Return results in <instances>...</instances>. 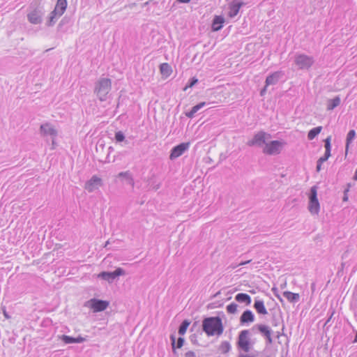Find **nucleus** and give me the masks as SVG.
Returning a JSON list of instances; mask_svg holds the SVG:
<instances>
[{"label":"nucleus","mask_w":357,"mask_h":357,"mask_svg":"<svg viewBox=\"0 0 357 357\" xmlns=\"http://www.w3.org/2000/svg\"><path fill=\"white\" fill-rule=\"evenodd\" d=\"M112 89V81L109 78H100L95 83L94 93L101 101L107 99V95Z\"/></svg>","instance_id":"nucleus-3"},{"label":"nucleus","mask_w":357,"mask_h":357,"mask_svg":"<svg viewBox=\"0 0 357 357\" xmlns=\"http://www.w3.org/2000/svg\"><path fill=\"white\" fill-rule=\"evenodd\" d=\"M255 317L250 310H245L240 317V324L245 325L255 321Z\"/></svg>","instance_id":"nucleus-18"},{"label":"nucleus","mask_w":357,"mask_h":357,"mask_svg":"<svg viewBox=\"0 0 357 357\" xmlns=\"http://www.w3.org/2000/svg\"><path fill=\"white\" fill-rule=\"evenodd\" d=\"M71 18L68 15H65L61 20L59 22L58 26H57V31H66V29H64V26L68 25L70 23Z\"/></svg>","instance_id":"nucleus-27"},{"label":"nucleus","mask_w":357,"mask_h":357,"mask_svg":"<svg viewBox=\"0 0 357 357\" xmlns=\"http://www.w3.org/2000/svg\"><path fill=\"white\" fill-rule=\"evenodd\" d=\"M126 275V271L122 268H116L114 271H102L98 277L102 280L112 283L118 277Z\"/></svg>","instance_id":"nucleus-9"},{"label":"nucleus","mask_w":357,"mask_h":357,"mask_svg":"<svg viewBox=\"0 0 357 357\" xmlns=\"http://www.w3.org/2000/svg\"><path fill=\"white\" fill-rule=\"evenodd\" d=\"M276 298L281 302V303H283L284 301L282 299V298L280 296V294H276Z\"/></svg>","instance_id":"nucleus-54"},{"label":"nucleus","mask_w":357,"mask_h":357,"mask_svg":"<svg viewBox=\"0 0 357 357\" xmlns=\"http://www.w3.org/2000/svg\"><path fill=\"white\" fill-rule=\"evenodd\" d=\"M321 165H322V164H321V163H317V162L316 171H317V172H320V171H321Z\"/></svg>","instance_id":"nucleus-49"},{"label":"nucleus","mask_w":357,"mask_h":357,"mask_svg":"<svg viewBox=\"0 0 357 357\" xmlns=\"http://www.w3.org/2000/svg\"><path fill=\"white\" fill-rule=\"evenodd\" d=\"M198 82V79L195 77H191L188 83L186 84L185 86L184 87L183 90L185 91L188 88H191L194 86Z\"/></svg>","instance_id":"nucleus-36"},{"label":"nucleus","mask_w":357,"mask_h":357,"mask_svg":"<svg viewBox=\"0 0 357 357\" xmlns=\"http://www.w3.org/2000/svg\"><path fill=\"white\" fill-rule=\"evenodd\" d=\"M322 130V126H317L312 128L307 133V139L309 140L314 139Z\"/></svg>","instance_id":"nucleus-29"},{"label":"nucleus","mask_w":357,"mask_h":357,"mask_svg":"<svg viewBox=\"0 0 357 357\" xmlns=\"http://www.w3.org/2000/svg\"><path fill=\"white\" fill-rule=\"evenodd\" d=\"M328 160V158L326 157H325L324 155L321 156V158H319L317 160V163H321L322 164L323 162H326Z\"/></svg>","instance_id":"nucleus-46"},{"label":"nucleus","mask_w":357,"mask_h":357,"mask_svg":"<svg viewBox=\"0 0 357 357\" xmlns=\"http://www.w3.org/2000/svg\"><path fill=\"white\" fill-rule=\"evenodd\" d=\"M253 307L259 314L266 315L268 314V311L262 300L255 298Z\"/></svg>","instance_id":"nucleus-20"},{"label":"nucleus","mask_w":357,"mask_h":357,"mask_svg":"<svg viewBox=\"0 0 357 357\" xmlns=\"http://www.w3.org/2000/svg\"><path fill=\"white\" fill-rule=\"evenodd\" d=\"M67 0H57L54 10L50 13L46 20V26L48 27L53 26L58 19L61 17L67 9Z\"/></svg>","instance_id":"nucleus-2"},{"label":"nucleus","mask_w":357,"mask_h":357,"mask_svg":"<svg viewBox=\"0 0 357 357\" xmlns=\"http://www.w3.org/2000/svg\"><path fill=\"white\" fill-rule=\"evenodd\" d=\"M314 63L313 56L297 53L294 57V63L298 70H309Z\"/></svg>","instance_id":"nucleus-4"},{"label":"nucleus","mask_w":357,"mask_h":357,"mask_svg":"<svg viewBox=\"0 0 357 357\" xmlns=\"http://www.w3.org/2000/svg\"><path fill=\"white\" fill-rule=\"evenodd\" d=\"M40 133L43 137H56L57 136V130L50 123H45L40 126Z\"/></svg>","instance_id":"nucleus-16"},{"label":"nucleus","mask_w":357,"mask_h":357,"mask_svg":"<svg viewBox=\"0 0 357 357\" xmlns=\"http://www.w3.org/2000/svg\"><path fill=\"white\" fill-rule=\"evenodd\" d=\"M356 137V131L354 130H350L347 133L346 138V147H345V157H347L348 153V150L350 144L353 142V140Z\"/></svg>","instance_id":"nucleus-25"},{"label":"nucleus","mask_w":357,"mask_h":357,"mask_svg":"<svg viewBox=\"0 0 357 357\" xmlns=\"http://www.w3.org/2000/svg\"><path fill=\"white\" fill-rule=\"evenodd\" d=\"M2 311H3V316L5 317V318L6 319H9L11 317L8 314V313L7 312L6 310V307H2Z\"/></svg>","instance_id":"nucleus-45"},{"label":"nucleus","mask_w":357,"mask_h":357,"mask_svg":"<svg viewBox=\"0 0 357 357\" xmlns=\"http://www.w3.org/2000/svg\"><path fill=\"white\" fill-rule=\"evenodd\" d=\"M59 339L66 344H75V337L67 335L59 336Z\"/></svg>","instance_id":"nucleus-33"},{"label":"nucleus","mask_w":357,"mask_h":357,"mask_svg":"<svg viewBox=\"0 0 357 357\" xmlns=\"http://www.w3.org/2000/svg\"><path fill=\"white\" fill-rule=\"evenodd\" d=\"M220 350L222 354L228 353L231 350L230 343L227 341H223L220 346Z\"/></svg>","instance_id":"nucleus-34"},{"label":"nucleus","mask_w":357,"mask_h":357,"mask_svg":"<svg viewBox=\"0 0 357 357\" xmlns=\"http://www.w3.org/2000/svg\"><path fill=\"white\" fill-rule=\"evenodd\" d=\"M185 357H196V355L194 351H189L185 354Z\"/></svg>","instance_id":"nucleus-44"},{"label":"nucleus","mask_w":357,"mask_h":357,"mask_svg":"<svg viewBox=\"0 0 357 357\" xmlns=\"http://www.w3.org/2000/svg\"><path fill=\"white\" fill-rule=\"evenodd\" d=\"M202 331L208 336L220 335L224 331L222 319L220 317H208L202 320Z\"/></svg>","instance_id":"nucleus-1"},{"label":"nucleus","mask_w":357,"mask_h":357,"mask_svg":"<svg viewBox=\"0 0 357 357\" xmlns=\"http://www.w3.org/2000/svg\"><path fill=\"white\" fill-rule=\"evenodd\" d=\"M109 150L110 151H113V148H112V146H110V147H109Z\"/></svg>","instance_id":"nucleus-60"},{"label":"nucleus","mask_w":357,"mask_h":357,"mask_svg":"<svg viewBox=\"0 0 357 357\" xmlns=\"http://www.w3.org/2000/svg\"><path fill=\"white\" fill-rule=\"evenodd\" d=\"M190 324V321L188 319H184L180 324L178 330V333L180 335H183L187 331L188 326Z\"/></svg>","instance_id":"nucleus-30"},{"label":"nucleus","mask_w":357,"mask_h":357,"mask_svg":"<svg viewBox=\"0 0 357 357\" xmlns=\"http://www.w3.org/2000/svg\"><path fill=\"white\" fill-rule=\"evenodd\" d=\"M353 179L357 181V169L355 171L354 175L353 176Z\"/></svg>","instance_id":"nucleus-55"},{"label":"nucleus","mask_w":357,"mask_h":357,"mask_svg":"<svg viewBox=\"0 0 357 357\" xmlns=\"http://www.w3.org/2000/svg\"><path fill=\"white\" fill-rule=\"evenodd\" d=\"M238 305L236 303H231L226 307L229 314H236L237 312Z\"/></svg>","instance_id":"nucleus-35"},{"label":"nucleus","mask_w":357,"mask_h":357,"mask_svg":"<svg viewBox=\"0 0 357 357\" xmlns=\"http://www.w3.org/2000/svg\"><path fill=\"white\" fill-rule=\"evenodd\" d=\"M225 23V18L222 15H215L212 20L211 30L213 31H218L222 27Z\"/></svg>","instance_id":"nucleus-19"},{"label":"nucleus","mask_w":357,"mask_h":357,"mask_svg":"<svg viewBox=\"0 0 357 357\" xmlns=\"http://www.w3.org/2000/svg\"><path fill=\"white\" fill-rule=\"evenodd\" d=\"M283 296L285 297L289 303H296L300 300V295L297 293L285 291L283 292Z\"/></svg>","instance_id":"nucleus-22"},{"label":"nucleus","mask_w":357,"mask_h":357,"mask_svg":"<svg viewBox=\"0 0 357 357\" xmlns=\"http://www.w3.org/2000/svg\"><path fill=\"white\" fill-rule=\"evenodd\" d=\"M347 191H348V190H346L344 191V197H343V200H344V201H347V196H346V195H345L346 192H347Z\"/></svg>","instance_id":"nucleus-57"},{"label":"nucleus","mask_w":357,"mask_h":357,"mask_svg":"<svg viewBox=\"0 0 357 357\" xmlns=\"http://www.w3.org/2000/svg\"><path fill=\"white\" fill-rule=\"evenodd\" d=\"M109 244V241H106L105 245L104 247L107 248Z\"/></svg>","instance_id":"nucleus-58"},{"label":"nucleus","mask_w":357,"mask_h":357,"mask_svg":"<svg viewBox=\"0 0 357 357\" xmlns=\"http://www.w3.org/2000/svg\"><path fill=\"white\" fill-rule=\"evenodd\" d=\"M250 262V260L245 261H241L239 263V266H243Z\"/></svg>","instance_id":"nucleus-53"},{"label":"nucleus","mask_w":357,"mask_h":357,"mask_svg":"<svg viewBox=\"0 0 357 357\" xmlns=\"http://www.w3.org/2000/svg\"><path fill=\"white\" fill-rule=\"evenodd\" d=\"M271 137V135L263 130L259 131L255 133L253 137L246 142L248 146H257L261 147L266 143V139Z\"/></svg>","instance_id":"nucleus-7"},{"label":"nucleus","mask_w":357,"mask_h":357,"mask_svg":"<svg viewBox=\"0 0 357 357\" xmlns=\"http://www.w3.org/2000/svg\"><path fill=\"white\" fill-rule=\"evenodd\" d=\"M184 342H185V339L182 337H179L178 338L177 341H176V348H177V349L181 348L183 346Z\"/></svg>","instance_id":"nucleus-38"},{"label":"nucleus","mask_w":357,"mask_h":357,"mask_svg":"<svg viewBox=\"0 0 357 357\" xmlns=\"http://www.w3.org/2000/svg\"><path fill=\"white\" fill-rule=\"evenodd\" d=\"M250 331L249 330H243L241 331L238 336V340L236 342L237 348L239 350H241L245 353H248L250 351L252 343H251L250 340L249 338Z\"/></svg>","instance_id":"nucleus-5"},{"label":"nucleus","mask_w":357,"mask_h":357,"mask_svg":"<svg viewBox=\"0 0 357 357\" xmlns=\"http://www.w3.org/2000/svg\"><path fill=\"white\" fill-rule=\"evenodd\" d=\"M271 291H273V294H274V296H275V297H276V294H279V293H278V288H277V287H273V288L271 289Z\"/></svg>","instance_id":"nucleus-48"},{"label":"nucleus","mask_w":357,"mask_h":357,"mask_svg":"<svg viewBox=\"0 0 357 357\" xmlns=\"http://www.w3.org/2000/svg\"><path fill=\"white\" fill-rule=\"evenodd\" d=\"M179 3H188L190 2L191 0H176Z\"/></svg>","instance_id":"nucleus-52"},{"label":"nucleus","mask_w":357,"mask_h":357,"mask_svg":"<svg viewBox=\"0 0 357 357\" xmlns=\"http://www.w3.org/2000/svg\"><path fill=\"white\" fill-rule=\"evenodd\" d=\"M114 140L116 143L124 142L126 144H128V141L126 139L124 133L121 130L115 132Z\"/></svg>","instance_id":"nucleus-31"},{"label":"nucleus","mask_w":357,"mask_h":357,"mask_svg":"<svg viewBox=\"0 0 357 357\" xmlns=\"http://www.w3.org/2000/svg\"><path fill=\"white\" fill-rule=\"evenodd\" d=\"M235 300L238 303H245L248 305L251 303V297L245 293H239L236 295Z\"/></svg>","instance_id":"nucleus-23"},{"label":"nucleus","mask_w":357,"mask_h":357,"mask_svg":"<svg viewBox=\"0 0 357 357\" xmlns=\"http://www.w3.org/2000/svg\"><path fill=\"white\" fill-rule=\"evenodd\" d=\"M55 138L56 137H52V149H55V145H56Z\"/></svg>","instance_id":"nucleus-50"},{"label":"nucleus","mask_w":357,"mask_h":357,"mask_svg":"<svg viewBox=\"0 0 357 357\" xmlns=\"http://www.w3.org/2000/svg\"><path fill=\"white\" fill-rule=\"evenodd\" d=\"M160 186H161V183H155V182H153L151 183V188L154 190H158L160 188Z\"/></svg>","instance_id":"nucleus-42"},{"label":"nucleus","mask_w":357,"mask_h":357,"mask_svg":"<svg viewBox=\"0 0 357 357\" xmlns=\"http://www.w3.org/2000/svg\"><path fill=\"white\" fill-rule=\"evenodd\" d=\"M160 71L162 76L167 77L172 74V69L169 63H163L160 65Z\"/></svg>","instance_id":"nucleus-26"},{"label":"nucleus","mask_w":357,"mask_h":357,"mask_svg":"<svg viewBox=\"0 0 357 357\" xmlns=\"http://www.w3.org/2000/svg\"><path fill=\"white\" fill-rule=\"evenodd\" d=\"M252 330H257L260 334L265 337L267 344H271L273 342V338L271 337L273 331L268 326L265 324H255L252 326Z\"/></svg>","instance_id":"nucleus-12"},{"label":"nucleus","mask_w":357,"mask_h":357,"mask_svg":"<svg viewBox=\"0 0 357 357\" xmlns=\"http://www.w3.org/2000/svg\"><path fill=\"white\" fill-rule=\"evenodd\" d=\"M268 86H266V84H265V86L263 89H261V91H260V96H264L265 95V93H266V91H267V87Z\"/></svg>","instance_id":"nucleus-47"},{"label":"nucleus","mask_w":357,"mask_h":357,"mask_svg":"<svg viewBox=\"0 0 357 357\" xmlns=\"http://www.w3.org/2000/svg\"><path fill=\"white\" fill-rule=\"evenodd\" d=\"M109 305V303L108 301L95 298L90 299L85 303V306L92 309L94 312L104 311L107 308Z\"/></svg>","instance_id":"nucleus-10"},{"label":"nucleus","mask_w":357,"mask_h":357,"mask_svg":"<svg viewBox=\"0 0 357 357\" xmlns=\"http://www.w3.org/2000/svg\"><path fill=\"white\" fill-rule=\"evenodd\" d=\"M341 99L340 96H337L333 99H328L327 100V110L331 111L334 109L335 107L340 105Z\"/></svg>","instance_id":"nucleus-24"},{"label":"nucleus","mask_w":357,"mask_h":357,"mask_svg":"<svg viewBox=\"0 0 357 357\" xmlns=\"http://www.w3.org/2000/svg\"><path fill=\"white\" fill-rule=\"evenodd\" d=\"M271 323L273 326H277L279 324V319H278L275 316H273L272 318Z\"/></svg>","instance_id":"nucleus-43"},{"label":"nucleus","mask_w":357,"mask_h":357,"mask_svg":"<svg viewBox=\"0 0 357 357\" xmlns=\"http://www.w3.org/2000/svg\"><path fill=\"white\" fill-rule=\"evenodd\" d=\"M238 357H255V356L249 355V354H240L238 355Z\"/></svg>","instance_id":"nucleus-51"},{"label":"nucleus","mask_w":357,"mask_h":357,"mask_svg":"<svg viewBox=\"0 0 357 357\" xmlns=\"http://www.w3.org/2000/svg\"><path fill=\"white\" fill-rule=\"evenodd\" d=\"M190 340L193 344L199 345L196 334L191 335L190 336Z\"/></svg>","instance_id":"nucleus-39"},{"label":"nucleus","mask_w":357,"mask_h":357,"mask_svg":"<svg viewBox=\"0 0 357 357\" xmlns=\"http://www.w3.org/2000/svg\"><path fill=\"white\" fill-rule=\"evenodd\" d=\"M153 0H149V1H146V2H145L144 3V6H145L146 5L149 4L151 2H153Z\"/></svg>","instance_id":"nucleus-56"},{"label":"nucleus","mask_w":357,"mask_h":357,"mask_svg":"<svg viewBox=\"0 0 357 357\" xmlns=\"http://www.w3.org/2000/svg\"><path fill=\"white\" fill-rule=\"evenodd\" d=\"M285 144V142L279 140L271 141L270 142L265 144V146L263 149V153L269 155L279 154Z\"/></svg>","instance_id":"nucleus-6"},{"label":"nucleus","mask_w":357,"mask_h":357,"mask_svg":"<svg viewBox=\"0 0 357 357\" xmlns=\"http://www.w3.org/2000/svg\"><path fill=\"white\" fill-rule=\"evenodd\" d=\"M84 341H86V338L83 337H82L80 335H79L77 337H75V343H82Z\"/></svg>","instance_id":"nucleus-40"},{"label":"nucleus","mask_w":357,"mask_h":357,"mask_svg":"<svg viewBox=\"0 0 357 357\" xmlns=\"http://www.w3.org/2000/svg\"><path fill=\"white\" fill-rule=\"evenodd\" d=\"M284 75V73L283 71H275L266 77L265 84H266V86L275 85Z\"/></svg>","instance_id":"nucleus-17"},{"label":"nucleus","mask_w":357,"mask_h":357,"mask_svg":"<svg viewBox=\"0 0 357 357\" xmlns=\"http://www.w3.org/2000/svg\"><path fill=\"white\" fill-rule=\"evenodd\" d=\"M43 11L39 8H35L27 14L28 21L33 24H39L43 21Z\"/></svg>","instance_id":"nucleus-14"},{"label":"nucleus","mask_w":357,"mask_h":357,"mask_svg":"<svg viewBox=\"0 0 357 357\" xmlns=\"http://www.w3.org/2000/svg\"><path fill=\"white\" fill-rule=\"evenodd\" d=\"M354 342H357V332L355 334Z\"/></svg>","instance_id":"nucleus-59"},{"label":"nucleus","mask_w":357,"mask_h":357,"mask_svg":"<svg viewBox=\"0 0 357 357\" xmlns=\"http://www.w3.org/2000/svg\"><path fill=\"white\" fill-rule=\"evenodd\" d=\"M103 185L102 180L96 175H93L88 181L86 182L84 188L89 192H92L98 189Z\"/></svg>","instance_id":"nucleus-13"},{"label":"nucleus","mask_w":357,"mask_h":357,"mask_svg":"<svg viewBox=\"0 0 357 357\" xmlns=\"http://www.w3.org/2000/svg\"><path fill=\"white\" fill-rule=\"evenodd\" d=\"M245 3L243 1H238L236 0H233L228 3V16L230 18L234 17L239 13L240 8L245 6Z\"/></svg>","instance_id":"nucleus-15"},{"label":"nucleus","mask_w":357,"mask_h":357,"mask_svg":"<svg viewBox=\"0 0 357 357\" xmlns=\"http://www.w3.org/2000/svg\"><path fill=\"white\" fill-rule=\"evenodd\" d=\"M324 147H325V153L324 156L326 157L328 159L331 155V136H328L326 137L324 140Z\"/></svg>","instance_id":"nucleus-28"},{"label":"nucleus","mask_w":357,"mask_h":357,"mask_svg":"<svg viewBox=\"0 0 357 357\" xmlns=\"http://www.w3.org/2000/svg\"><path fill=\"white\" fill-rule=\"evenodd\" d=\"M169 339L171 340V344H172V347L173 354L174 355H177V352L176 350L177 348H176V336H175V335L174 333L171 334L169 336Z\"/></svg>","instance_id":"nucleus-37"},{"label":"nucleus","mask_w":357,"mask_h":357,"mask_svg":"<svg viewBox=\"0 0 357 357\" xmlns=\"http://www.w3.org/2000/svg\"><path fill=\"white\" fill-rule=\"evenodd\" d=\"M319 209L320 205L317 199V188L314 185L310 188L308 210L312 214H318Z\"/></svg>","instance_id":"nucleus-8"},{"label":"nucleus","mask_w":357,"mask_h":357,"mask_svg":"<svg viewBox=\"0 0 357 357\" xmlns=\"http://www.w3.org/2000/svg\"><path fill=\"white\" fill-rule=\"evenodd\" d=\"M189 142H182L174 146L170 151L169 159L174 160L180 157L189 149Z\"/></svg>","instance_id":"nucleus-11"},{"label":"nucleus","mask_w":357,"mask_h":357,"mask_svg":"<svg viewBox=\"0 0 357 357\" xmlns=\"http://www.w3.org/2000/svg\"><path fill=\"white\" fill-rule=\"evenodd\" d=\"M206 105L207 103L206 102H201L192 107L190 111L185 112V114L188 118L192 119L195 114Z\"/></svg>","instance_id":"nucleus-21"},{"label":"nucleus","mask_w":357,"mask_h":357,"mask_svg":"<svg viewBox=\"0 0 357 357\" xmlns=\"http://www.w3.org/2000/svg\"><path fill=\"white\" fill-rule=\"evenodd\" d=\"M329 312H331V314H330L329 317L328 318V319L326 321V322L324 324V326H326L327 324L331 321V319H332V317L335 313V311L333 310H330Z\"/></svg>","instance_id":"nucleus-41"},{"label":"nucleus","mask_w":357,"mask_h":357,"mask_svg":"<svg viewBox=\"0 0 357 357\" xmlns=\"http://www.w3.org/2000/svg\"><path fill=\"white\" fill-rule=\"evenodd\" d=\"M119 178L123 177L128 181V183L131 185L132 187L134 186V180L129 172H120L118 175Z\"/></svg>","instance_id":"nucleus-32"}]
</instances>
